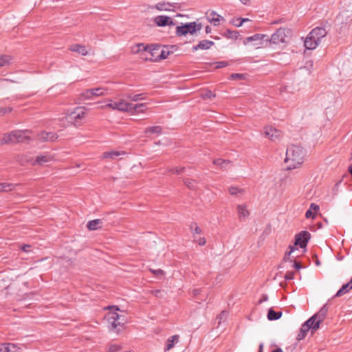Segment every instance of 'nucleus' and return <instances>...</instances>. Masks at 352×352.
<instances>
[{
	"instance_id": "45",
	"label": "nucleus",
	"mask_w": 352,
	"mask_h": 352,
	"mask_svg": "<svg viewBox=\"0 0 352 352\" xmlns=\"http://www.w3.org/2000/svg\"><path fill=\"white\" fill-rule=\"evenodd\" d=\"M305 217L307 219H314L315 217V214L314 213V212L312 210H311L310 209H309L306 213H305Z\"/></svg>"
},
{
	"instance_id": "3",
	"label": "nucleus",
	"mask_w": 352,
	"mask_h": 352,
	"mask_svg": "<svg viewBox=\"0 0 352 352\" xmlns=\"http://www.w3.org/2000/svg\"><path fill=\"white\" fill-rule=\"evenodd\" d=\"M327 31L323 28L317 27L313 29L304 41V45L307 50H314L321 40L327 35Z\"/></svg>"
},
{
	"instance_id": "20",
	"label": "nucleus",
	"mask_w": 352,
	"mask_h": 352,
	"mask_svg": "<svg viewBox=\"0 0 352 352\" xmlns=\"http://www.w3.org/2000/svg\"><path fill=\"white\" fill-rule=\"evenodd\" d=\"M19 348L13 343L0 344V352H17Z\"/></svg>"
},
{
	"instance_id": "64",
	"label": "nucleus",
	"mask_w": 352,
	"mask_h": 352,
	"mask_svg": "<svg viewBox=\"0 0 352 352\" xmlns=\"http://www.w3.org/2000/svg\"><path fill=\"white\" fill-rule=\"evenodd\" d=\"M267 296H263V300H267Z\"/></svg>"
},
{
	"instance_id": "44",
	"label": "nucleus",
	"mask_w": 352,
	"mask_h": 352,
	"mask_svg": "<svg viewBox=\"0 0 352 352\" xmlns=\"http://www.w3.org/2000/svg\"><path fill=\"white\" fill-rule=\"evenodd\" d=\"M190 229L192 231H193L194 233H196V234H200L201 230V229L198 227V226L197 224H194V225H192L190 226Z\"/></svg>"
},
{
	"instance_id": "58",
	"label": "nucleus",
	"mask_w": 352,
	"mask_h": 352,
	"mask_svg": "<svg viewBox=\"0 0 352 352\" xmlns=\"http://www.w3.org/2000/svg\"><path fill=\"white\" fill-rule=\"evenodd\" d=\"M199 292H200V291L198 289H196L193 290V294H194L195 296L198 295L199 294Z\"/></svg>"
},
{
	"instance_id": "57",
	"label": "nucleus",
	"mask_w": 352,
	"mask_h": 352,
	"mask_svg": "<svg viewBox=\"0 0 352 352\" xmlns=\"http://www.w3.org/2000/svg\"><path fill=\"white\" fill-rule=\"evenodd\" d=\"M4 110H5L4 113H10V112L12 111V108H10V107H6V108H4Z\"/></svg>"
},
{
	"instance_id": "2",
	"label": "nucleus",
	"mask_w": 352,
	"mask_h": 352,
	"mask_svg": "<svg viewBox=\"0 0 352 352\" xmlns=\"http://www.w3.org/2000/svg\"><path fill=\"white\" fill-rule=\"evenodd\" d=\"M305 150L296 145L289 146L286 151L285 163L288 164L287 169L292 170L300 167L304 162Z\"/></svg>"
},
{
	"instance_id": "8",
	"label": "nucleus",
	"mask_w": 352,
	"mask_h": 352,
	"mask_svg": "<svg viewBox=\"0 0 352 352\" xmlns=\"http://www.w3.org/2000/svg\"><path fill=\"white\" fill-rule=\"evenodd\" d=\"M86 110L83 107H78L74 111L69 113L67 119L69 122H74L75 124H80L81 121L85 118Z\"/></svg>"
},
{
	"instance_id": "55",
	"label": "nucleus",
	"mask_w": 352,
	"mask_h": 352,
	"mask_svg": "<svg viewBox=\"0 0 352 352\" xmlns=\"http://www.w3.org/2000/svg\"><path fill=\"white\" fill-rule=\"evenodd\" d=\"M294 267L297 269V270H300L301 268V265L299 263H297V262H295L294 263Z\"/></svg>"
},
{
	"instance_id": "63",
	"label": "nucleus",
	"mask_w": 352,
	"mask_h": 352,
	"mask_svg": "<svg viewBox=\"0 0 352 352\" xmlns=\"http://www.w3.org/2000/svg\"><path fill=\"white\" fill-rule=\"evenodd\" d=\"M2 80H3V81H11L12 82H14V80H9V79H3Z\"/></svg>"
},
{
	"instance_id": "54",
	"label": "nucleus",
	"mask_w": 352,
	"mask_h": 352,
	"mask_svg": "<svg viewBox=\"0 0 352 352\" xmlns=\"http://www.w3.org/2000/svg\"><path fill=\"white\" fill-rule=\"evenodd\" d=\"M153 294L157 296V297H160V294H161V291L160 290H155L153 292Z\"/></svg>"
},
{
	"instance_id": "41",
	"label": "nucleus",
	"mask_w": 352,
	"mask_h": 352,
	"mask_svg": "<svg viewBox=\"0 0 352 352\" xmlns=\"http://www.w3.org/2000/svg\"><path fill=\"white\" fill-rule=\"evenodd\" d=\"M241 192V190L237 187L232 186L229 188V192L232 195H237L238 193H240Z\"/></svg>"
},
{
	"instance_id": "37",
	"label": "nucleus",
	"mask_w": 352,
	"mask_h": 352,
	"mask_svg": "<svg viewBox=\"0 0 352 352\" xmlns=\"http://www.w3.org/2000/svg\"><path fill=\"white\" fill-rule=\"evenodd\" d=\"M249 21L250 19L248 18H237L236 19H233L232 23L236 27H241L244 22Z\"/></svg>"
},
{
	"instance_id": "49",
	"label": "nucleus",
	"mask_w": 352,
	"mask_h": 352,
	"mask_svg": "<svg viewBox=\"0 0 352 352\" xmlns=\"http://www.w3.org/2000/svg\"><path fill=\"white\" fill-rule=\"evenodd\" d=\"M285 278L286 280H292L294 278V273L292 272H287L285 274Z\"/></svg>"
},
{
	"instance_id": "15",
	"label": "nucleus",
	"mask_w": 352,
	"mask_h": 352,
	"mask_svg": "<svg viewBox=\"0 0 352 352\" xmlns=\"http://www.w3.org/2000/svg\"><path fill=\"white\" fill-rule=\"evenodd\" d=\"M263 133L265 138L274 141L278 139L281 135L280 131L271 126H265L263 129Z\"/></svg>"
},
{
	"instance_id": "56",
	"label": "nucleus",
	"mask_w": 352,
	"mask_h": 352,
	"mask_svg": "<svg viewBox=\"0 0 352 352\" xmlns=\"http://www.w3.org/2000/svg\"><path fill=\"white\" fill-rule=\"evenodd\" d=\"M206 32L207 34H209V33H210V32H211V28H210L209 25H207V26L206 27Z\"/></svg>"
},
{
	"instance_id": "46",
	"label": "nucleus",
	"mask_w": 352,
	"mask_h": 352,
	"mask_svg": "<svg viewBox=\"0 0 352 352\" xmlns=\"http://www.w3.org/2000/svg\"><path fill=\"white\" fill-rule=\"evenodd\" d=\"M185 184L189 188H193L195 187V182L192 180L186 179Z\"/></svg>"
},
{
	"instance_id": "11",
	"label": "nucleus",
	"mask_w": 352,
	"mask_h": 352,
	"mask_svg": "<svg viewBox=\"0 0 352 352\" xmlns=\"http://www.w3.org/2000/svg\"><path fill=\"white\" fill-rule=\"evenodd\" d=\"M151 9H156L158 11L162 12H175L179 8V5L177 3H170L168 1H160L155 5L151 6Z\"/></svg>"
},
{
	"instance_id": "34",
	"label": "nucleus",
	"mask_w": 352,
	"mask_h": 352,
	"mask_svg": "<svg viewBox=\"0 0 352 352\" xmlns=\"http://www.w3.org/2000/svg\"><path fill=\"white\" fill-rule=\"evenodd\" d=\"M214 165L221 167V168H226L228 164L230 163L228 160H223L221 159H217L213 161Z\"/></svg>"
},
{
	"instance_id": "43",
	"label": "nucleus",
	"mask_w": 352,
	"mask_h": 352,
	"mask_svg": "<svg viewBox=\"0 0 352 352\" xmlns=\"http://www.w3.org/2000/svg\"><path fill=\"white\" fill-rule=\"evenodd\" d=\"M244 75L242 74H232L230 76L231 80H236V79H243Z\"/></svg>"
},
{
	"instance_id": "7",
	"label": "nucleus",
	"mask_w": 352,
	"mask_h": 352,
	"mask_svg": "<svg viewBox=\"0 0 352 352\" xmlns=\"http://www.w3.org/2000/svg\"><path fill=\"white\" fill-rule=\"evenodd\" d=\"M202 28V25L197 21L186 23L176 27L175 34L178 36H186L188 34L193 35Z\"/></svg>"
},
{
	"instance_id": "16",
	"label": "nucleus",
	"mask_w": 352,
	"mask_h": 352,
	"mask_svg": "<svg viewBox=\"0 0 352 352\" xmlns=\"http://www.w3.org/2000/svg\"><path fill=\"white\" fill-rule=\"evenodd\" d=\"M54 160V157L50 154L38 155L35 160L28 159L27 161L30 162L32 164L45 165Z\"/></svg>"
},
{
	"instance_id": "21",
	"label": "nucleus",
	"mask_w": 352,
	"mask_h": 352,
	"mask_svg": "<svg viewBox=\"0 0 352 352\" xmlns=\"http://www.w3.org/2000/svg\"><path fill=\"white\" fill-rule=\"evenodd\" d=\"M214 45V42L208 40L201 41L197 45L192 47L193 51L198 50H208Z\"/></svg>"
},
{
	"instance_id": "27",
	"label": "nucleus",
	"mask_w": 352,
	"mask_h": 352,
	"mask_svg": "<svg viewBox=\"0 0 352 352\" xmlns=\"http://www.w3.org/2000/svg\"><path fill=\"white\" fill-rule=\"evenodd\" d=\"M179 336L177 335L170 336L167 340V343L165 346V351H169L174 346V343L178 342Z\"/></svg>"
},
{
	"instance_id": "4",
	"label": "nucleus",
	"mask_w": 352,
	"mask_h": 352,
	"mask_svg": "<svg viewBox=\"0 0 352 352\" xmlns=\"http://www.w3.org/2000/svg\"><path fill=\"white\" fill-rule=\"evenodd\" d=\"M32 131H14L10 133L5 134L1 140V144L19 143L25 142L31 140Z\"/></svg>"
},
{
	"instance_id": "28",
	"label": "nucleus",
	"mask_w": 352,
	"mask_h": 352,
	"mask_svg": "<svg viewBox=\"0 0 352 352\" xmlns=\"http://www.w3.org/2000/svg\"><path fill=\"white\" fill-rule=\"evenodd\" d=\"M282 316L281 312H276L272 308L268 310L267 318L269 320H276L279 319Z\"/></svg>"
},
{
	"instance_id": "22",
	"label": "nucleus",
	"mask_w": 352,
	"mask_h": 352,
	"mask_svg": "<svg viewBox=\"0 0 352 352\" xmlns=\"http://www.w3.org/2000/svg\"><path fill=\"white\" fill-rule=\"evenodd\" d=\"M91 91L93 97L105 96L109 94V89L104 87H100L97 88L91 89Z\"/></svg>"
},
{
	"instance_id": "48",
	"label": "nucleus",
	"mask_w": 352,
	"mask_h": 352,
	"mask_svg": "<svg viewBox=\"0 0 352 352\" xmlns=\"http://www.w3.org/2000/svg\"><path fill=\"white\" fill-rule=\"evenodd\" d=\"M309 209L311 210H312L313 212L314 211L315 212H318L320 208H319V206H318V205H316L315 204H311L310 205Z\"/></svg>"
},
{
	"instance_id": "62",
	"label": "nucleus",
	"mask_w": 352,
	"mask_h": 352,
	"mask_svg": "<svg viewBox=\"0 0 352 352\" xmlns=\"http://www.w3.org/2000/svg\"><path fill=\"white\" fill-rule=\"evenodd\" d=\"M4 108H0V115L5 114L6 113H4Z\"/></svg>"
},
{
	"instance_id": "13",
	"label": "nucleus",
	"mask_w": 352,
	"mask_h": 352,
	"mask_svg": "<svg viewBox=\"0 0 352 352\" xmlns=\"http://www.w3.org/2000/svg\"><path fill=\"white\" fill-rule=\"evenodd\" d=\"M121 316L116 311H110L107 316L106 318L111 329H116L118 327L123 324V320L120 321Z\"/></svg>"
},
{
	"instance_id": "9",
	"label": "nucleus",
	"mask_w": 352,
	"mask_h": 352,
	"mask_svg": "<svg viewBox=\"0 0 352 352\" xmlns=\"http://www.w3.org/2000/svg\"><path fill=\"white\" fill-rule=\"evenodd\" d=\"M289 30L279 28L272 35L271 38H269L268 42L270 41V43H272L274 44L285 43L286 38L287 36H289Z\"/></svg>"
},
{
	"instance_id": "24",
	"label": "nucleus",
	"mask_w": 352,
	"mask_h": 352,
	"mask_svg": "<svg viewBox=\"0 0 352 352\" xmlns=\"http://www.w3.org/2000/svg\"><path fill=\"white\" fill-rule=\"evenodd\" d=\"M237 212L240 219H245L250 214L249 211L245 205H238Z\"/></svg>"
},
{
	"instance_id": "26",
	"label": "nucleus",
	"mask_w": 352,
	"mask_h": 352,
	"mask_svg": "<svg viewBox=\"0 0 352 352\" xmlns=\"http://www.w3.org/2000/svg\"><path fill=\"white\" fill-rule=\"evenodd\" d=\"M124 97L132 102H138L145 99V96L144 94H127L124 95Z\"/></svg>"
},
{
	"instance_id": "30",
	"label": "nucleus",
	"mask_w": 352,
	"mask_h": 352,
	"mask_svg": "<svg viewBox=\"0 0 352 352\" xmlns=\"http://www.w3.org/2000/svg\"><path fill=\"white\" fill-rule=\"evenodd\" d=\"M101 221L100 219H94L89 221L87 223V227L90 230H97L100 224Z\"/></svg>"
},
{
	"instance_id": "5",
	"label": "nucleus",
	"mask_w": 352,
	"mask_h": 352,
	"mask_svg": "<svg viewBox=\"0 0 352 352\" xmlns=\"http://www.w3.org/2000/svg\"><path fill=\"white\" fill-rule=\"evenodd\" d=\"M137 52H142L141 57L142 59L152 62L160 60V45L145 46L140 43L137 45Z\"/></svg>"
},
{
	"instance_id": "39",
	"label": "nucleus",
	"mask_w": 352,
	"mask_h": 352,
	"mask_svg": "<svg viewBox=\"0 0 352 352\" xmlns=\"http://www.w3.org/2000/svg\"><path fill=\"white\" fill-rule=\"evenodd\" d=\"M349 16V12L348 11H344L339 14V15L336 17V21L338 22H340L341 23H343L344 19Z\"/></svg>"
},
{
	"instance_id": "35",
	"label": "nucleus",
	"mask_w": 352,
	"mask_h": 352,
	"mask_svg": "<svg viewBox=\"0 0 352 352\" xmlns=\"http://www.w3.org/2000/svg\"><path fill=\"white\" fill-rule=\"evenodd\" d=\"M93 98L91 89H87L80 94L81 100H90Z\"/></svg>"
},
{
	"instance_id": "61",
	"label": "nucleus",
	"mask_w": 352,
	"mask_h": 352,
	"mask_svg": "<svg viewBox=\"0 0 352 352\" xmlns=\"http://www.w3.org/2000/svg\"><path fill=\"white\" fill-rule=\"evenodd\" d=\"M207 96L208 98H211L212 96H214L213 94L212 93V91H208V93H207Z\"/></svg>"
},
{
	"instance_id": "29",
	"label": "nucleus",
	"mask_w": 352,
	"mask_h": 352,
	"mask_svg": "<svg viewBox=\"0 0 352 352\" xmlns=\"http://www.w3.org/2000/svg\"><path fill=\"white\" fill-rule=\"evenodd\" d=\"M15 184L12 183H0V192H9L14 189Z\"/></svg>"
},
{
	"instance_id": "59",
	"label": "nucleus",
	"mask_w": 352,
	"mask_h": 352,
	"mask_svg": "<svg viewBox=\"0 0 352 352\" xmlns=\"http://www.w3.org/2000/svg\"><path fill=\"white\" fill-rule=\"evenodd\" d=\"M243 4L247 5L249 2V0H239Z\"/></svg>"
},
{
	"instance_id": "19",
	"label": "nucleus",
	"mask_w": 352,
	"mask_h": 352,
	"mask_svg": "<svg viewBox=\"0 0 352 352\" xmlns=\"http://www.w3.org/2000/svg\"><path fill=\"white\" fill-rule=\"evenodd\" d=\"M37 138L41 141H54L58 138V135L53 132L42 131L37 135Z\"/></svg>"
},
{
	"instance_id": "60",
	"label": "nucleus",
	"mask_w": 352,
	"mask_h": 352,
	"mask_svg": "<svg viewBox=\"0 0 352 352\" xmlns=\"http://www.w3.org/2000/svg\"><path fill=\"white\" fill-rule=\"evenodd\" d=\"M263 344H260L258 352H263Z\"/></svg>"
},
{
	"instance_id": "18",
	"label": "nucleus",
	"mask_w": 352,
	"mask_h": 352,
	"mask_svg": "<svg viewBox=\"0 0 352 352\" xmlns=\"http://www.w3.org/2000/svg\"><path fill=\"white\" fill-rule=\"evenodd\" d=\"M207 19H208V21L213 24L214 25H218L219 24V22L221 21H223L224 20V19L223 18V16H221V15L218 14L214 10H212L210 11V12H208L207 13Z\"/></svg>"
},
{
	"instance_id": "17",
	"label": "nucleus",
	"mask_w": 352,
	"mask_h": 352,
	"mask_svg": "<svg viewBox=\"0 0 352 352\" xmlns=\"http://www.w3.org/2000/svg\"><path fill=\"white\" fill-rule=\"evenodd\" d=\"M155 24L159 27H165L167 25H173L175 23L168 16L159 15L153 19Z\"/></svg>"
},
{
	"instance_id": "25",
	"label": "nucleus",
	"mask_w": 352,
	"mask_h": 352,
	"mask_svg": "<svg viewBox=\"0 0 352 352\" xmlns=\"http://www.w3.org/2000/svg\"><path fill=\"white\" fill-rule=\"evenodd\" d=\"M70 50L72 52H77L83 56H85L88 54V51L87 50L85 46L79 44L71 45Z\"/></svg>"
},
{
	"instance_id": "47",
	"label": "nucleus",
	"mask_w": 352,
	"mask_h": 352,
	"mask_svg": "<svg viewBox=\"0 0 352 352\" xmlns=\"http://www.w3.org/2000/svg\"><path fill=\"white\" fill-rule=\"evenodd\" d=\"M184 170V167H180V168H174L172 171L173 173H176L177 175H179L181 174L183 171Z\"/></svg>"
},
{
	"instance_id": "51",
	"label": "nucleus",
	"mask_w": 352,
	"mask_h": 352,
	"mask_svg": "<svg viewBox=\"0 0 352 352\" xmlns=\"http://www.w3.org/2000/svg\"><path fill=\"white\" fill-rule=\"evenodd\" d=\"M30 248H31V246L29 245H24L23 247H22V250L24 251V252H28L30 251Z\"/></svg>"
},
{
	"instance_id": "23",
	"label": "nucleus",
	"mask_w": 352,
	"mask_h": 352,
	"mask_svg": "<svg viewBox=\"0 0 352 352\" xmlns=\"http://www.w3.org/2000/svg\"><path fill=\"white\" fill-rule=\"evenodd\" d=\"M351 289H352V278L351 279V280L349 283L344 284L342 286V287L337 292L335 296H336V297L342 296L344 294L349 292Z\"/></svg>"
},
{
	"instance_id": "1",
	"label": "nucleus",
	"mask_w": 352,
	"mask_h": 352,
	"mask_svg": "<svg viewBox=\"0 0 352 352\" xmlns=\"http://www.w3.org/2000/svg\"><path fill=\"white\" fill-rule=\"evenodd\" d=\"M329 307L327 304L324 305L320 309L312 316L309 319L305 322L300 328V333L298 335V339L302 340L305 338L306 333L311 330L315 331L319 329L320 324L324 320L328 312Z\"/></svg>"
},
{
	"instance_id": "33",
	"label": "nucleus",
	"mask_w": 352,
	"mask_h": 352,
	"mask_svg": "<svg viewBox=\"0 0 352 352\" xmlns=\"http://www.w3.org/2000/svg\"><path fill=\"white\" fill-rule=\"evenodd\" d=\"M124 153H120L119 151H110V152H104L102 155L103 158H111L116 159L121 154H124Z\"/></svg>"
},
{
	"instance_id": "10",
	"label": "nucleus",
	"mask_w": 352,
	"mask_h": 352,
	"mask_svg": "<svg viewBox=\"0 0 352 352\" xmlns=\"http://www.w3.org/2000/svg\"><path fill=\"white\" fill-rule=\"evenodd\" d=\"M127 103L124 99H121L118 101L109 100L107 103L100 107L101 109L109 108L112 110H117L122 112H126L127 110Z\"/></svg>"
},
{
	"instance_id": "52",
	"label": "nucleus",
	"mask_w": 352,
	"mask_h": 352,
	"mask_svg": "<svg viewBox=\"0 0 352 352\" xmlns=\"http://www.w3.org/2000/svg\"><path fill=\"white\" fill-rule=\"evenodd\" d=\"M153 273L156 274V275H162L164 274V272L159 269V270H152Z\"/></svg>"
},
{
	"instance_id": "31",
	"label": "nucleus",
	"mask_w": 352,
	"mask_h": 352,
	"mask_svg": "<svg viewBox=\"0 0 352 352\" xmlns=\"http://www.w3.org/2000/svg\"><path fill=\"white\" fill-rule=\"evenodd\" d=\"M162 129L160 126H150L146 129L144 133L146 134H160Z\"/></svg>"
},
{
	"instance_id": "53",
	"label": "nucleus",
	"mask_w": 352,
	"mask_h": 352,
	"mask_svg": "<svg viewBox=\"0 0 352 352\" xmlns=\"http://www.w3.org/2000/svg\"><path fill=\"white\" fill-rule=\"evenodd\" d=\"M198 244L199 245H204L206 244V239L204 238H200L198 240Z\"/></svg>"
},
{
	"instance_id": "40",
	"label": "nucleus",
	"mask_w": 352,
	"mask_h": 352,
	"mask_svg": "<svg viewBox=\"0 0 352 352\" xmlns=\"http://www.w3.org/2000/svg\"><path fill=\"white\" fill-rule=\"evenodd\" d=\"M121 346L117 344H111L109 345V352H119L121 349Z\"/></svg>"
},
{
	"instance_id": "12",
	"label": "nucleus",
	"mask_w": 352,
	"mask_h": 352,
	"mask_svg": "<svg viewBox=\"0 0 352 352\" xmlns=\"http://www.w3.org/2000/svg\"><path fill=\"white\" fill-rule=\"evenodd\" d=\"M269 37L265 34H256L252 36L247 37L244 39L243 43L248 44L250 42H254V45L260 47L263 45L264 42H268Z\"/></svg>"
},
{
	"instance_id": "14",
	"label": "nucleus",
	"mask_w": 352,
	"mask_h": 352,
	"mask_svg": "<svg viewBox=\"0 0 352 352\" xmlns=\"http://www.w3.org/2000/svg\"><path fill=\"white\" fill-rule=\"evenodd\" d=\"M127 106V110H126V112H128L132 115L144 113L147 109V106L145 103L135 104L128 102Z\"/></svg>"
},
{
	"instance_id": "38",
	"label": "nucleus",
	"mask_w": 352,
	"mask_h": 352,
	"mask_svg": "<svg viewBox=\"0 0 352 352\" xmlns=\"http://www.w3.org/2000/svg\"><path fill=\"white\" fill-rule=\"evenodd\" d=\"M160 60L165 59V58H168V55L170 54V51L168 50V47L161 46V50H160Z\"/></svg>"
},
{
	"instance_id": "32",
	"label": "nucleus",
	"mask_w": 352,
	"mask_h": 352,
	"mask_svg": "<svg viewBox=\"0 0 352 352\" xmlns=\"http://www.w3.org/2000/svg\"><path fill=\"white\" fill-rule=\"evenodd\" d=\"M12 58L8 55H2L0 56V68L6 65H9L11 63Z\"/></svg>"
},
{
	"instance_id": "42",
	"label": "nucleus",
	"mask_w": 352,
	"mask_h": 352,
	"mask_svg": "<svg viewBox=\"0 0 352 352\" xmlns=\"http://www.w3.org/2000/svg\"><path fill=\"white\" fill-rule=\"evenodd\" d=\"M228 65V63L225 61H219L214 63V67L217 69L222 68L226 67Z\"/></svg>"
},
{
	"instance_id": "50",
	"label": "nucleus",
	"mask_w": 352,
	"mask_h": 352,
	"mask_svg": "<svg viewBox=\"0 0 352 352\" xmlns=\"http://www.w3.org/2000/svg\"><path fill=\"white\" fill-rule=\"evenodd\" d=\"M227 316V312L226 311H222L221 314L218 316V318L219 319V323L221 322V320H224Z\"/></svg>"
},
{
	"instance_id": "6",
	"label": "nucleus",
	"mask_w": 352,
	"mask_h": 352,
	"mask_svg": "<svg viewBox=\"0 0 352 352\" xmlns=\"http://www.w3.org/2000/svg\"><path fill=\"white\" fill-rule=\"evenodd\" d=\"M310 237L311 234L307 231H302L296 234L294 245L290 247V250L285 254L284 257L285 261H291L290 256L292 254L294 253L295 250H298L296 246L298 245L301 248H305Z\"/></svg>"
},
{
	"instance_id": "36",
	"label": "nucleus",
	"mask_w": 352,
	"mask_h": 352,
	"mask_svg": "<svg viewBox=\"0 0 352 352\" xmlns=\"http://www.w3.org/2000/svg\"><path fill=\"white\" fill-rule=\"evenodd\" d=\"M225 36L228 38L236 39L239 36V33L236 31L227 30L225 32Z\"/></svg>"
}]
</instances>
